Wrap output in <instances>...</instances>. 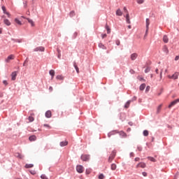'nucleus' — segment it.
Listing matches in <instances>:
<instances>
[{"instance_id":"32","label":"nucleus","mask_w":179,"mask_h":179,"mask_svg":"<svg viewBox=\"0 0 179 179\" xmlns=\"http://www.w3.org/2000/svg\"><path fill=\"white\" fill-rule=\"evenodd\" d=\"M148 135H149V131L148 130H145L143 131V136H148Z\"/></svg>"},{"instance_id":"7","label":"nucleus","mask_w":179,"mask_h":179,"mask_svg":"<svg viewBox=\"0 0 179 179\" xmlns=\"http://www.w3.org/2000/svg\"><path fill=\"white\" fill-rule=\"evenodd\" d=\"M2 10L3 11V13L5 15H6L8 16V17H10V13H8L7 12V9H6V7H5L4 6H2Z\"/></svg>"},{"instance_id":"16","label":"nucleus","mask_w":179,"mask_h":179,"mask_svg":"<svg viewBox=\"0 0 179 179\" xmlns=\"http://www.w3.org/2000/svg\"><path fill=\"white\" fill-rule=\"evenodd\" d=\"M45 117L50 118L52 117V112L50 110L47 111L46 113H45Z\"/></svg>"},{"instance_id":"49","label":"nucleus","mask_w":179,"mask_h":179,"mask_svg":"<svg viewBox=\"0 0 179 179\" xmlns=\"http://www.w3.org/2000/svg\"><path fill=\"white\" fill-rule=\"evenodd\" d=\"M150 90V86H147L145 92H148Z\"/></svg>"},{"instance_id":"2","label":"nucleus","mask_w":179,"mask_h":179,"mask_svg":"<svg viewBox=\"0 0 179 179\" xmlns=\"http://www.w3.org/2000/svg\"><path fill=\"white\" fill-rule=\"evenodd\" d=\"M80 159L83 162H88L90 160V155H82Z\"/></svg>"},{"instance_id":"52","label":"nucleus","mask_w":179,"mask_h":179,"mask_svg":"<svg viewBox=\"0 0 179 179\" xmlns=\"http://www.w3.org/2000/svg\"><path fill=\"white\" fill-rule=\"evenodd\" d=\"M3 83L5 85H8L7 80H3Z\"/></svg>"},{"instance_id":"50","label":"nucleus","mask_w":179,"mask_h":179,"mask_svg":"<svg viewBox=\"0 0 179 179\" xmlns=\"http://www.w3.org/2000/svg\"><path fill=\"white\" fill-rule=\"evenodd\" d=\"M143 176L144 177H147V176H148L147 172H143Z\"/></svg>"},{"instance_id":"27","label":"nucleus","mask_w":179,"mask_h":179,"mask_svg":"<svg viewBox=\"0 0 179 179\" xmlns=\"http://www.w3.org/2000/svg\"><path fill=\"white\" fill-rule=\"evenodd\" d=\"M27 21L31 24V26H32V27L34 26V22H33V20L31 19L27 18Z\"/></svg>"},{"instance_id":"43","label":"nucleus","mask_w":179,"mask_h":179,"mask_svg":"<svg viewBox=\"0 0 179 179\" xmlns=\"http://www.w3.org/2000/svg\"><path fill=\"white\" fill-rule=\"evenodd\" d=\"M123 10H124V13H126V14H129L127 7H124Z\"/></svg>"},{"instance_id":"23","label":"nucleus","mask_w":179,"mask_h":179,"mask_svg":"<svg viewBox=\"0 0 179 179\" xmlns=\"http://www.w3.org/2000/svg\"><path fill=\"white\" fill-rule=\"evenodd\" d=\"M145 88H146V84L144 83L141 85L139 87V90L141 91L144 90Z\"/></svg>"},{"instance_id":"59","label":"nucleus","mask_w":179,"mask_h":179,"mask_svg":"<svg viewBox=\"0 0 179 179\" xmlns=\"http://www.w3.org/2000/svg\"><path fill=\"white\" fill-rule=\"evenodd\" d=\"M150 77H151V78H152L153 77V75H152V74H151Z\"/></svg>"},{"instance_id":"57","label":"nucleus","mask_w":179,"mask_h":179,"mask_svg":"<svg viewBox=\"0 0 179 179\" xmlns=\"http://www.w3.org/2000/svg\"><path fill=\"white\" fill-rule=\"evenodd\" d=\"M131 25H129V26H128V29H131Z\"/></svg>"},{"instance_id":"39","label":"nucleus","mask_w":179,"mask_h":179,"mask_svg":"<svg viewBox=\"0 0 179 179\" xmlns=\"http://www.w3.org/2000/svg\"><path fill=\"white\" fill-rule=\"evenodd\" d=\"M43 127L48 128V129H52V127L50 126L49 124H43Z\"/></svg>"},{"instance_id":"62","label":"nucleus","mask_w":179,"mask_h":179,"mask_svg":"<svg viewBox=\"0 0 179 179\" xmlns=\"http://www.w3.org/2000/svg\"><path fill=\"white\" fill-rule=\"evenodd\" d=\"M17 179H20V178H17Z\"/></svg>"},{"instance_id":"5","label":"nucleus","mask_w":179,"mask_h":179,"mask_svg":"<svg viewBox=\"0 0 179 179\" xmlns=\"http://www.w3.org/2000/svg\"><path fill=\"white\" fill-rule=\"evenodd\" d=\"M76 170H77L78 173H82L84 172V167L83 166L78 165L76 166Z\"/></svg>"},{"instance_id":"36","label":"nucleus","mask_w":179,"mask_h":179,"mask_svg":"<svg viewBox=\"0 0 179 179\" xmlns=\"http://www.w3.org/2000/svg\"><path fill=\"white\" fill-rule=\"evenodd\" d=\"M28 120H29V122H32L34 121V118L33 117H31V116H29L28 117Z\"/></svg>"},{"instance_id":"30","label":"nucleus","mask_w":179,"mask_h":179,"mask_svg":"<svg viewBox=\"0 0 179 179\" xmlns=\"http://www.w3.org/2000/svg\"><path fill=\"white\" fill-rule=\"evenodd\" d=\"M162 104H161V105H159V106H158V108H157V113H160V111L162 110Z\"/></svg>"},{"instance_id":"17","label":"nucleus","mask_w":179,"mask_h":179,"mask_svg":"<svg viewBox=\"0 0 179 179\" xmlns=\"http://www.w3.org/2000/svg\"><path fill=\"white\" fill-rule=\"evenodd\" d=\"M37 139L36 136H31L29 138V141L32 142V141H36Z\"/></svg>"},{"instance_id":"18","label":"nucleus","mask_w":179,"mask_h":179,"mask_svg":"<svg viewBox=\"0 0 179 179\" xmlns=\"http://www.w3.org/2000/svg\"><path fill=\"white\" fill-rule=\"evenodd\" d=\"M169 37H167L166 35H164L163 36V42L167 43H169Z\"/></svg>"},{"instance_id":"55","label":"nucleus","mask_w":179,"mask_h":179,"mask_svg":"<svg viewBox=\"0 0 179 179\" xmlns=\"http://www.w3.org/2000/svg\"><path fill=\"white\" fill-rule=\"evenodd\" d=\"M138 151H141L142 150V148L141 147H138Z\"/></svg>"},{"instance_id":"22","label":"nucleus","mask_w":179,"mask_h":179,"mask_svg":"<svg viewBox=\"0 0 179 179\" xmlns=\"http://www.w3.org/2000/svg\"><path fill=\"white\" fill-rule=\"evenodd\" d=\"M116 15L117 16H122V13L120 9H117L116 10Z\"/></svg>"},{"instance_id":"37","label":"nucleus","mask_w":179,"mask_h":179,"mask_svg":"<svg viewBox=\"0 0 179 179\" xmlns=\"http://www.w3.org/2000/svg\"><path fill=\"white\" fill-rule=\"evenodd\" d=\"M73 66H74V68H76L77 73H79V69H78V66L76 65V64H74Z\"/></svg>"},{"instance_id":"48","label":"nucleus","mask_w":179,"mask_h":179,"mask_svg":"<svg viewBox=\"0 0 179 179\" xmlns=\"http://www.w3.org/2000/svg\"><path fill=\"white\" fill-rule=\"evenodd\" d=\"M116 45H120V40H117V41H116Z\"/></svg>"},{"instance_id":"60","label":"nucleus","mask_w":179,"mask_h":179,"mask_svg":"<svg viewBox=\"0 0 179 179\" xmlns=\"http://www.w3.org/2000/svg\"><path fill=\"white\" fill-rule=\"evenodd\" d=\"M0 96H2V94L0 92Z\"/></svg>"},{"instance_id":"21","label":"nucleus","mask_w":179,"mask_h":179,"mask_svg":"<svg viewBox=\"0 0 179 179\" xmlns=\"http://www.w3.org/2000/svg\"><path fill=\"white\" fill-rule=\"evenodd\" d=\"M117 134H119V135H120V136H122L123 138L127 137V134L124 131H120V132H118Z\"/></svg>"},{"instance_id":"15","label":"nucleus","mask_w":179,"mask_h":179,"mask_svg":"<svg viewBox=\"0 0 179 179\" xmlns=\"http://www.w3.org/2000/svg\"><path fill=\"white\" fill-rule=\"evenodd\" d=\"M137 57H138V55H137L136 53H132V54L131 55V59L132 61H134V60H136V59L137 58Z\"/></svg>"},{"instance_id":"9","label":"nucleus","mask_w":179,"mask_h":179,"mask_svg":"<svg viewBox=\"0 0 179 179\" xmlns=\"http://www.w3.org/2000/svg\"><path fill=\"white\" fill-rule=\"evenodd\" d=\"M162 51L166 53V55H169V48H167L166 45H164L163 48H162Z\"/></svg>"},{"instance_id":"58","label":"nucleus","mask_w":179,"mask_h":179,"mask_svg":"<svg viewBox=\"0 0 179 179\" xmlns=\"http://www.w3.org/2000/svg\"><path fill=\"white\" fill-rule=\"evenodd\" d=\"M2 33V29H0V34H1Z\"/></svg>"},{"instance_id":"4","label":"nucleus","mask_w":179,"mask_h":179,"mask_svg":"<svg viewBox=\"0 0 179 179\" xmlns=\"http://www.w3.org/2000/svg\"><path fill=\"white\" fill-rule=\"evenodd\" d=\"M178 76H179V73H174L173 76L169 75V76H168V78H169V79L176 80V79L178 78Z\"/></svg>"},{"instance_id":"6","label":"nucleus","mask_w":179,"mask_h":179,"mask_svg":"<svg viewBox=\"0 0 179 179\" xmlns=\"http://www.w3.org/2000/svg\"><path fill=\"white\" fill-rule=\"evenodd\" d=\"M178 103H179V99H176L171 102V103L169 106V108H171L173 106L176 105Z\"/></svg>"},{"instance_id":"33","label":"nucleus","mask_w":179,"mask_h":179,"mask_svg":"<svg viewBox=\"0 0 179 179\" xmlns=\"http://www.w3.org/2000/svg\"><path fill=\"white\" fill-rule=\"evenodd\" d=\"M34 165L33 164H26L25 168L26 169H31L33 168Z\"/></svg>"},{"instance_id":"45","label":"nucleus","mask_w":179,"mask_h":179,"mask_svg":"<svg viewBox=\"0 0 179 179\" xmlns=\"http://www.w3.org/2000/svg\"><path fill=\"white\" fill-rule=\"evenodd\" d=\"M75 15V12L74 11H71V13H70V16L71 17H73V16H74Z\"/></svg>"},{"instance_id":"29","label":"nucleus","mask_w":179,"mask_h":179,"mask_svg":"<svg viewBox=\"0 0 179 179\" xmlns=\"http://www.w3.org/2000/svg\"><path fill=\"white\" fill-rule=\"evenodd\" d=\"M56 78L59 80H64V77L62 75L57 76Z\"/></svg>"},{"instance_id":"8","label":"nucleus","mask_w":179,"mask_h":179,"mask_svg":"<svg viewBox=\"0 0 179 179\" xmlns=\"http://www.w3.org/2000/svg\"><path fill=\"white\" fill-rule=\"evenodd\" d=\"M34 52H38V51L44 52L45 48L43 46L37 47L34 50Z\"/></svg>"},{"instance_id":"11","label":"nucleus","mask_w":179,"mask_h":179,"mask_svg":"<svg viewBox=\"0 0 179 179\" xmlns=\"http://www.w3.org/2000/svg\"><path fill=\"white\" fill-rule=\"evenodd\" d=\"M118 133H119V131L117 130H115V131H110V133H108V138H110L112 136H114L115 134H117Z\"/></svg>"},{"instance_id":"41","label":"nucleus","mask_w":179,"mask_h":179,"mask_svg":"<svg viewBox=\"0 0 179 179\" xmlns=\"http://www.w3.org/2000/svg\"><path fill=\"white\" fill-rule=\"evenodd\" d=\"M99 179H104V175L103 173H101L99 176Z\"/></svg>"},{"instance_id":"34","label":"nucleus","mask_w":179,"mask_h":179,"mask_svg":"<svg viewBox=\"0 0 179 179\" xmlns=\"http://www.w3.org/2000/svg\"><path fill=\"white\" fill-rule=\"evenodd\" d=\"M106 28L108 34H110L111 30H110V27L108 25H106Z\"/></svg>"},{"instance_id":"46","label":"nucleus","mask_w":179,"mask_h":179,"mask_svg":"<svg viewBox=\"0 0 179 179\" xmlns=\"http://www.w3.org/2000/svg\"><path fill=\"white\" fill-rule=\"evenodd\" d=\"M162 75H163V70H161V72H160V80L162 79Z\"/></svg>"},{"instance_id":"28","label":"nucleus","mask_w":179,"mask_h":179,"mask_svg":"<svg viewBox=\"0 0 179 179\" xmlns=\"http://www.w3.org/2000/svg\"><path fill=\"white\" fill-rule=\"evenodd\" d=\"M15 22L18 25L21 26L22 24V22H20L17 18H15Z\"/></svg>"},{"instance_id":"3","label":"nucleus","mask_w":179,"mask_h":179,"mask_svg":"<svg viewBox=\"0 0 179 179\" xmlns=\"http://www.w3.org/2000/svg\"><path fill=\"white\" fill-rule=\"evenodd\" d=\"M15 55H8L7 57V58L6 59L5 62H7V63H9L11 60H14L15 59Z\"/></svg>"},{"instance_id":"44","label":"nucleus","mask_w":179,"mask_h":179,"mask_svg":"<svg viewBox=\"0 0 179 179\" xmlns=\"http://www.w3.org/2000/svg\"><path fill=\"white\" fill-rule=\"evenodd\" d=\"M41 178L42 179H48L47 177H46V176L44 175V174L41 175Z\"/></svg>"},{"instance_id":"25","label":"nucleus","mask_w":179,"mask_h":179,"mask_svg":"<svg viewBox=\"0 0 179 179\" xmlns=\"http://www.w3.org/2000/svg\"><path fill=\"white\" fill-rule=\"evenodd\" d=\"M131 103V100H129L127 102H126L125 105H124V108L127 109L129 107Z\"/></svg>"},{"instance_id":"35","label":"nucleus","mask_w":179,"mask_h":179,"mask_svg":"<svg viewBox=\"0 0 179 179\" xmlns=\"http://www.w3.org/2000/svg\"><path fill=\"white\" fill-rule=\"evenodd\" d=\"M99 47L103 50H106V47L102 43H99Z\"/></svg>"},{"instance_id":"56","label":"nucleus","mask_w":179,"mask_h":179,"mask_svg":"<svg viewBox=\"0 0 179 179\" xmlns=\"http://www.w3.org/2000/svg\"><path fill=\"white\" fill-rule=\"evenodd\" d=\"M155 73H157V74L159 73V69H155Z\"/></svg>"},{"instance_id":"12","label":"nucleus","mask_w":179,"mask_h":179,"mask_svg":"<svg viewBox=\"0 0 179 179\" xmlns=\"http://www.w3.org/2000/svg\"><path fill=\"white\" fill-rule=\"evenodd\" d=\"M146 167V164L143 162L139 163L137 166L136 168H141V169H145Z\"/></svg>"},{"instance_id":"54","label":"nucleus","mask_w":179,"mask_h":179,"mask_svg":"<svg viewBox=\"0 0 179 179\" xmlns=\"http://www.w3.org/2000/svg\"><path fill=\"white\" fill-rule=\"evenodd\" d=\"M135 161H136V162H139V161H140V158H139V157L136 158V159H135Z\"/></svg>"},{"instance_id":"61","label":"nucleus","mask_w":179,"mask_h":179,"mask_svg":"<svg viewBox=\"0 0 179 179\" xmlns=\"http://www.w3.org/2000/svg\"><path fill=\"white\" fill-rule=\"evenodd\" d=\"M4 17H5V16H4V15H3V16H2V18H4Z\"/></svg>"},{"instance_id":"19","label":"nucleus","mask_w":179,"mask_h":179,"mask_svg":"<svg viewBox=\"0 0 179 179\" xmlns=\"http://www.w3.org/2000/svg\"><path fill=\"white\" fill-rule=\"evenodd\" d=\"M3 22L5 24H6L7 26H10L11 23L9 21L8 19H4L3 20Z\"/></svg>"},{"instance_id":"47","label":"nucleus","mask_w":179,"mask_h":179,"mask_svg":"<svg viewBox=\"0 0 179 179\" xmlns=\"http://www.w3.org/2000/svg\"><path fill=\"white\" fill-rule=\"evenodd\" d=\"M107 36L106 34H101L102 38H105Z\"/></svg>"},{"instance_id":"10","label":"nucleus","mask_w":179,"mask_h":179,"mask_svg":"<svg viewBox=\"0 0 179 179\" xmlns=\"http://www.w3.org/2000/svg\"><path fill=\"white\" fill-rule=\"evenodd\" d=\"M150 24V19L146 18V31H145L146 34H148V32Z\"/></svg>"},{"instance_id":"14","label":"nucleus","mask_w":179,"mask_h":179,"mask_svg":"<svg viewBox=\"0 0 179 179\" xmlns=\"http://www.w3.org/2000/svg\"><path fill=\"white\" fill-rule=\"evenodd\" d=\"M69 142L67 141H62L59 143L60 147H65L68 145Z\"/></svg>"},{"instance_id":"51","label":"nucleus","mask_w":179,"mask_h":179,"mask_svg":"<svg viewBox=\"0 0 179 179\" xmlns=\"http://www.w3.org/2000/svg\"><path fill=\"white\" fill-rule=\"evenodd\" d=\"M179 60V55L176 56L175 58V61H178Z\"/></svg>"},{"instance_id":"13","label":"nucleus","mask_w":179,"mask_h":179,"mask_svg":"<svg viewBox=\"0 0 179 179\" xmlns=\"http://www.w3.org/2000/svg\"><path fill=\"white\" fill-rule=\"evenodd\" d=\"M17 76V72H15V71L13 72L11 74V77H12L11 80L13 81H15L16 80Z\"/></svg>"},{"instance_id":"24","label":"nucleus","mask_w":179,"mask_h":179,"mask_svg":"<svg viewBox=\"0 0 179 179\" xmlns=\"http://www.w3.org/2000/svg\"><path fill=\"white\" fill-rule=\"evenodd\" d=\"M126 22H127L128 24L131 23L130 20H129V13L126 14Z\"/></svg>"},{"instance_id":"53","label":"nucleus","mask_w":179,"mask_h":179,"mask_svg":"<svg viewBox=\"0 0 179 179\" xmlns=\"http://www.w3.org/2000/svg\"><path fill=\"white\" fill-rule=\"evenodd\" d=\"M49 90H50V92H52V91L53 90V88H52V86H50V87H49Z\"/></svg>"},{"instance_id":"31","label":"nucleus","mask_w":179,"mask_h":179,"mask_svg":"<svg viewBox=\"0 0 179 179\" xmlns=\"http://www.w3.org/2000/svg\"><path fill=\"white\" fill-rule=\"evenodd\" d=\"M148 159H150V161L152 162H156V159L153 157H148Z\"/></svg>"},{"instance_id":"26","label":"nucleus","mask_w":179,"mask_h":179,"mask_svg":"<svg viewBox=\"0 0 179 179\" xmlns=\"http://www.w3.org/2000/svg\"><path fill=\"white\" fill-rule=\"evenodd\" d=\"M110 169L112 171L116 170L117 169V165L115 164H112L111 166H110Z\"/></svg>"},{"instance_id":"38","label":"nucleus","mask_w":179,"mask_h":179,"mask_svg":"<svg viewBox=\"0 0 179 179\" xmlns=\"http://www.w3.org/2000/svg\"><path fill=\"white\" fill-rule=\"evenodd\" d=\"M15 156L20 159H22L23 156L22 155H20V153H17V155H15Z\"/></svg>"},{"instance_id":"20","label":"nucleus","mask_w":179,"mask_h":179,"mask_svg":"<svg viewBox=\"0 0 179 179\" xmlns=\"http://www.w3.org/2000/svg\"><path fill=\"white\" fill-rule=\"evenodd\" d=\"M49 74L51 76V79H53L55 75V72L54 70H50Z\"/></svg>"},{"instance_id":"40","label":"nucleus","mask_w":179,"mask_h":179,"mask_svg":"<svg viewBox=\"0 0 179 179\" xmlns=\"http://www.w3.org/2000/svg\"><path fill=\"white\" fill-rule=\"evenodd\" d=\"M136 2H137L138 4H141V3H143L144 0H136Z\"/></svg>"},{"instance_id":"1","label":"nucleus","mask_w":179,"mask_h":179,"mask_svg":"<svg viewBox=\"0 0 179 179\" xmlns=\"http://www.w3.org/2000/svg\"><path fill=\"white\" fill-rule=\"evenodd\" d=\"M117 155V152L113 151L111 152L110 155L109 156L108 158V162L111 163L113 162V160L114 159L115 155Z\"/></svg>"},{"instance_id":"42","label":"nucleus","mask_w":179,"mask_h":179,"mask_svg":"<svg viewBox=\"0 0 179 179\" xmlns=\"http://www.w3.org/2000/svg\"><path fill=\"white\" fill-rule=\"evenodd\" d=\"M150 69L149 67H148V68H146V69L145 70V73H148L150 72Z\"/></svg>"}]
</instances>
